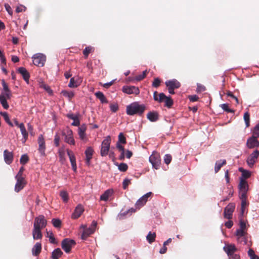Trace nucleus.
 Listing matches in <instances>:
<instances>
[{"mask_svg":"<svg viewBox=\"0 0 259 259\" xmlns=\"http://www.w3.org/2000/svg\"><path fill=\"white\" fill-rule=\"evenodd\" d=\"M145 110V106L143 104H140L137 102H135L126 107V113L129 115L135 114L141 115Z\"/></svg>","mask_w":259,"mask_h":259,"instance_id":"obj_1","label":"nucleus"},{"mask_svg":"<svg viewBox=\"0 0 259 259\" xmlns=\"http://www.w3.org/2000/svg\"><path fill=\"white\" fill-rule=\"evenodd\" d=\"M97 225V223L96 221H93L92 223L91 227L89 228H86L85 226L82 225L81 226V228L83 229V232L82 233L81 238L83 240H85L90 235L94 233L96 230V228Z\"/></svg>","mask_w":259,"mask_h":259,"instance_id":"obj_2","label":"nucleus"},{"mask_svg":"<svg viewBox=\"0 0 259 259\" xmlns=\"http://www.w3.org/2000/svg\"><path fill=\"white\" fill-rule=\"evenodd\" d=\"M111 140L110 136H108L102 141L100 150L102 156H106L108 155L110 149Z\"/></svg>","mask_w":259,"mask_h":259,"instance_id":"obj_3","label":"nucleus"},{"mask_svg":"<svg viewBox=\"0 0 259 259\" xmlns=\"http://www.w3.org/2000/svg\"><path fill=\"white\" fill-rule=\"evenodd\" d=\"M150 162L152 164L153 168L157 169L159 168L161 164L160 155L156 152H153L149 158Z\"/></svg>","mask_w":259,"mask_h":259,"instance_id":"obj_4","label":"nucleus"},{"mask_svg":"<svg viewBox=\"0 0 259 259\" xmlns=\"http://www.w3.org/2000/svg\"><path fill=\"white\" fill-rule=\"evenodd\" d=\"M32 59L33 64L38 67H42L46 62V57L41 53H37L34 54Z\"/></svg>","mask_w":259,"mask_h":259,"instance_id":"obj_5","label":"nucleus"},{"mask_svg":"<svg viewBox=\"0 0 259 259\" xmlns=\"http://www.w3.org/2000/svg\"><path fill=\"white\" fill-rule=\"evenodd\" d=\"M62 135L64 136V141L66 143L72 145L75 144V140L71 130L67 127L62 132Z\"/></svg>","mask_w":259,"mask_h":259,"instance_id":"obj_6","label":"nucleus"},{"mask_svg":"<svg viewBox=\"0 0 259 259\" xmlns=\"http://www.w3.org/2000/svg\"><path fill=\"white\" fill-rule=\"evenodd\" d=\"M235 235L237 237V240L239 243L244 242V244L249 245L247 243V233L246 231L241 229H237Z\"/></svg>","mask_w":259,"mask_h":259,"instance_id":"obj_7","label":"nucleus"},{"mask_svg":"<svg viewBox=\"0 0 259 259\" xmlns=\"http://www.w3.org/2000/svg\"><path fill=\"white\" fill-rule=\"evenodd\" d=\"M259 156V151L257 149L254 150L247 158L246 162L250 167H252L256 162Z\"/></svg>","mask_w":259,"mask_h":259,"instance_id":"obj_8","label":"nucleus"},{"mask_svg":"<svg viewBox=\"0 0 259 259\" xmlns=\"http://www.w3.org/2000/svg\"><path fill=\"white\" fill-rule=\"evenodd\" d=\"M75 244V242L72 239H69L68 238L64 239L61 243V246L62 249L66 253H69L71 248Z\"/></svg>","mask_w":259,"mask_h":259,"instance_id":"obj_9","label":"nucleus"},{"mask_svg":"<svg viewBox=\"0 0 259 259\" xmlns=\"http://www.w3.org/2000/svg\"><path fill=\"white\" fill-rule=\"evenodd\" d=\"M47 223V222L45 217L42 215H40L35 218L33 228L42 229L46 226Z\"/></svg>","mask_w":259,"mask_h":259,"instance_id":"obj_10","label":"nucleus"},{"mask_svg":"<svg viewBox=\"0 0 259 259\" xmlns=\"http://www.w3.org/2000/svg\"><path fill=\"white\" fill-rule=\"evenodd\" d=\"M152 192H149L140 197L136 202L135 206L137 208L140 209L141 207L143 206L148 199L151 197Z\"/></svg>","mask_w":259,"mask_h":259,"instance_id":"obj_11","label":"nucleus"},{"mask_svg":"<svg viewBox=\"0 0 259 259\" xmlns=\"http://www.w3.org/2000/svg\"><path fill=\"white\" fill-rule=\"evenodd\" d=\"M257 137L251 136L248 138L246 141V147L248 149H253L259 147V141L257 140Z\"/></svg>","mask_w":259,"mask_h":259,"instance_id":"obj_12","label":"nucleus"},{"mask_svg":"<svg viewBox=\"0 0 259 259\" xmlns=\"http://www.w3.org/2000/svg\"><path fill=\"white\" fill-rule=\"evenodd\" d=\"M16 183L15 185L14 190L16 192H19L22 190L26 184V181L24 178H15Z\"/></svg>","mask_w":259,"mask_h":259,"instance_id":"obj_13","label":"nucleus"},{"mask_svg":"<svg viewBox=\"0 0 259 259\" xmlns=\"http://www.w3.org/2000/svg\"><path fill=\"white\" fill-rule=\"evenodd\" d=\"M3 89L0 94V97L10 99L12 96L11 91L9 90L8 85L4 80L2 81Z\"/></svg>","mask_w":259,"mask_h":259,"instance_id":"obj_14","label":"nucleus"},{"mask_svg":"<svg viewBox=\"0 0 259 259\" xmlns=\"http://www.w3.org/2000/svg\"><path fill=\"white\" fill-rule=\"evenodd\" d=\"M38 151L42 156L46 155V144L44 138L42 135L39 136L38 138Z\"/></svg>","mask_w":259,"mask_h":259,"instance_id":"obj_15","label":"nucleus"},{"mask_svg":"<svg viewBox=\"0 0 259 259\" xmlns=\"http://www.w3.org/2000/svg\"><path fill=\"white\" fill-rule=\"evenodd\" d=\"M122 92L125 94H135L137 95L140 93V90L138 87L135 86H123L122 87Z\"/></svg>","mask_w":259,"mask_h":259,"instance_id":"obj_16","label":"nucleus"},{"mask_svg":"<svg viewBox=\"0 0 259 259\" xmlns=\"http://www.w3.org/2000/svg\"><path fill=\"white\" fill-rule=\"evenodd\" d=\"M235 209V204L230 203L228 204L225 208L224 216L227 219H231L232 217L233 212Z\"/></svg>","mask_w":259,"mask_h":259,"instance_id":"obj_17","label":"nucleus"},{"mask_svg":"<svg viewBox=\"0 0 259 259\" xmlns=\"http://www.w3.org/2000/svg\"><path fill=\"white\" fill-rule=\"evenodd\" d=\"M239 196L246 195L248 190V185L246 181L240 180L239 184Z\"/></svg>","mask_w":259,"mask_h":259,"instance_id":"obj_18","label":"nucleus"},{"mask_svg":"<svg viewBox=\"0 0 259 259\" xmlns=\"http://www.w3.org/2000/svg\"><path fill=\"white\" fill-rule=\"evenodd\" d=\"M164 102L165 106L168 108L170 107L173 104V101L170 97L166 96L163 93H160L159 94V102Z\"/></svg>","mask_w":259,"mask_h":259,"instance_id":"obj_19","label":"nucleus"},{"mask_svg":"<svg viewBox=\"0 0 259 259\" xmlns=\"http://www.w3.org/2000/svg\"><path fill=\"white\" fill-rule=\"evenodd\" d=\"M84 211V208L81 204H78L75 207L74 212L71 215V218L76 219L78 218Z\"/></svg>","mask_w":259,"mask_h":259,"instance_id":"obj_20","label":"nucleus"},{"mask_svg":"<svg viewBox=\"0 0 259 259\" xmlns=\"http://www.w3.org/2000/svg\"><path fill=\"white\" fill-rule=\"evenodd\" d=\"M224 250L227 253L230 258H232L233 255H235L234 252L236 250V248L234 245L229 244L224 247Z\"/></svg>","mask_w":259,"mask_h":259,"instance_id":"obj_21","label":"nucleus"},{"mask_svg":"<svg viewBox=\"0 0 259 259\" xmlns=\"http://www.w3.org/2000/svg\"><path fill=\"white\" fill-rule=\"evenodd\" d=\"M86 126L84 125H81L78 128V134L80 140L83 141L84 142H86L88 141V138L85 133Z\"/></svg>","mask_w":259,"mask_h":259,"instance_id":"obj_22","label":"nucleus"},{"mask_svg":"<svg viewBox=\"0 0 259 259\" xmlns=\"http://www.w3.org/2000/svg\"><path fill=\"white\" fill-rule=\"evenodd\" d=\"M67 155L69 156L72 169L74 171H76L77 169V166L76 163L75 157L74 154L72 153V152L69 150H67Z\"/></svg>","mask_w":259,"mask_h":259,"instance_id":"obj_23","label":"nucleus"},{"mask_svg":"<svg viewBox=\"0 0 259 259\" xmlns=\"http://www.w3.org/2000/svg\"><path fill=\"white\" fill-rule=\"evenodd\" d=\"M81 81L78 76L72 77L70 78L68 87L71 88H76L80 85Z\"/></svg>","mask_w":259,"mask_h":259,"instance_id":"obj_24","label":"nucleus"},{"mask_svg":"<svg viewBox=\"0 0 259 259\" xmlns=\"http://www.w3.org/2000/svg\"><path fill=\"white\" fill-rule=\"evenodd\" d=\"M165 85L168 88L176 89L180 87V83L177 80L173 79L165 81Z\"/></svg>","mask_w":259,"mask_h":259,"instance_id":"obj_25","label":"nucleus"},{"mask_svg":"<svg viewBox=\"0 0 259 259\" xmlns=\"http://www.w3.org/2000/svg\"><path fill=\"white\" fill-rule=\"evenodd\" d=\"M4 160L8 164H11L13 160V154L12 152H9L7 150H5L4 152Z\"/></svg>","mask_w":259,"mask_h":259,"instance_id":"obj_26","label":"nucleus"},{"mask_svg":"<svg viewBox=\"0 0 259 259\" xmlns=\"http://www.w3.org/2000/svg\"><path fill=\"white\" fill-rule=\"evenodd\" d=\"M19 128L21 131V134L23 136L22 141L23 143H25L28 137V134L27 132L25 125L23 123H21L19 125Z\"/></svg>","mask_w":259,"mask_h":259,"instance_id":"obj_27","label":"nucleus"},{"mask_svg":"<svg viewBox=\"0 0 259 259\" xmlns=\"http://www.w3.org/2000/svg\"><path fill=\"white\" fill-rule=\"evenodd\" d=\"M94 150L91 147H89L87 148L85 151V161L87 164L88 165L90 163V160L92 158V156L93 154Z\"/></svg>","mask_w":259,"mask_h":259,"instance_id":"obj_28","label":"nucleus"},{"mask_svg":"<svg viewBox=\"0 0 259 259\" xmlns=\"http://www.w3.org/2000/svg\"><path fill=\"white\" fill-rule=\"evenodd\" d=\"M18 71L22 75L24 80L28 83L30 76L27 70L25 68L22 67L18 68Z\"/></svg>","mask_w":259,"mask_h":259,"instance_id":"obj_29","label":"nucleus"},{"mask_svg":"<svg viewBox=\"0 0 259 259\" xmlns=\"http://www.w3.org/2000/svg\"><path fill=\"white\" fill-rule=\"evenodd\" d=\"M113 194V190L109 189L105 191V192L101 195L100 200L106 201Z\"/></svg>","mask_w":259,"mask_h":259,"instance_id":"obj_30","label":"nucleus"},{"mask_svg":"<svg viewBox=\"0 0 259 259\" xmlns=\"http://www.w3.org/2000/svg\"><path fill=\"white\" fill-rule=\"evenodd\" d=\"M41 229L33 228L32 230L33 238L34 240L40 239L42 237L41 232Z\"/></svg>","mask_w":259,"mask_h":259,"instance_id":"obj_31","label":"nucleus"},{"mask_svg":"<svg viewBox=\"0 0 259 259\" xmlns=\"http://www.w3.org/2000/svg\"><path fill=\"white\" fill-rule=\"evenodd\" d=\"M239 171L241 172V177L240 180L246 181V179L249 178L251 176V172L249 170H245L242 167L239 168Z\"/></svg>","mask_w":259,"mask_h":259,"instance_id":"obj_32","label":"nucleus"},{"mask_svg":"<svg viewBox=\"0 0 259 259\" xmlns=\"http://www.w3.org/2000/svg\"><path fill=\"white\" fill-rule=\"evenodd\" d=\"M41 250V244L39 242H37L34 245L33 248H32V253L34 256L38 255Z\"/></svg>","mask_w":259,"mask_h":259,"instance_id":"obj_33","label":"nucleus"},{"mask_svg":"<svg viewBox=\"0 0 259 259\" xmlns=\"http://www.w3.org/2000/svg\"><path fill=\"white\" fill-rule=\"evenodd\" d=\"M239 198L241 200V214L242 215L244 212L245 207L247 204V195H240Z\"/></svg>","mask_w":259,"mask_h":259,"instance_id":"obj_34","label":"nucleus"},{"mask_svg":"<svg viewBox=\"0 0 259 259\" xmlns=\"http://www.w3.org/2000/svg\"><path fill=\"white\" fill-rule=\"evenodd\" d=\"M147 117L150 121L155 122L157 120L158 115L156 112H150L147 114Z\"/></svg>","mask_w":259,"mask_h":259,"instance_id":"obj_35","label":"nucleus"},{"mask_svg":"<svg viewBox=\"0 0 259 259\" xmlns=\"http://www.w3.org/2000/svg\"><path fill=\"white\" fill-rule=\"evenodd\" d=\"M226 164V161L225 159L220 160L215 162L214 166V171L215 173L218 172L221 169L223 165Z\"/></svg>","mask_w":259,"mask_h":259,"instance_id":"obj_36","label":"nucleus"},{"mask_svg":"<svg viewBox=\"0 0 259 259\" xmlns=\"http://www.w3.org/2000/svg\"><path fill=\"white\" fill-rule=\"evenodd\" d=\"M62 253L63 252L60 248L55 249L52 253V258L53 259H58L61 256Z\"/></svg>","mask_w":259,"mask_h":259,"instance_id":"obj_37","label":"nucleus"},{"mask_svg":"<svg viewBox=\"0 0 259 259\" xmlns=\"http://www.w3.org/2000/svg\"><path fill=\"white\" fill-rule=\"evenodd\" d=\"M147 72V71L146 70L144 71L142 74H141L139 75H137L134 78L131 79V78H129L128 80H129V81H134L135 80L137 81H140V80H142L146 76Z\"/></svg>","mask_w":259,"mask_h":259,"instance_id":"obj_38","label":"nucleus"},{"mask_svg":"<svg viewBox=\"0 0 259 259\" xmlns=\"http://www.w3.org/2000/svg\"><path fill=\"white\" fill-rule=\"evenodd\" d=\"M60 161L63 163L65 161V152L64 148H62L58 150Z\"/></svg>","mask_w":259,"mask_h":259,"instance_id":"obj_39","label":"nucleus"},{"mask_svg":"<svg viewBox=\"0 0 259 259\" xmlns=\"http://www.w3.org/2000/svg\"><path fill=\"white\" fill-rule=\"evenodd\" d=\"M0 114L4 117L5 121L10 126H13V123L10 121L8 114L6 112H1Z\"/></svg>","mask_w":259,"mask_h":259,"instance_id":"obj_40","label":"nucleus"},{"mask_svg":"<svg viewBox=\"0 0 259 259\" xmlns=\"http://www.w3.org/2000/svg\"><path fill=\"white\" fill-rule=\"evenodd\" d=\"M95 95L97 98H98L102 103H107L104 95L101 92H98L95 93Z\"/></svg>","mask_w":259,"mask_h":259,"instance_id":"obj_41","label":"nucleus"},{"mask_svg":"<svg viewBox=\"0 0 259 259\" xmlns=\"http://www.w3.org/2000/svg\"><path fill=\"white\" fill-rule=\"evenodd\" d=\"M115 164L118 166V168L120 171L124 172L128 168V165L125 163H121L120 164L116 163Z\"/></svg>","mask_w":259,"mask_h":259,"instance_id":"obj_42","label":"nucleus"},{"mask_svg":"<svg viewBox=\"0 0 259 259\" xmlns=\"http://www.w3.org/2000/svg\"><path fill=\"white\" fill-rule=\"evenodd\" d=\"M61 94L65 97L67 98L68 99L70 100L72 99L74 96V93L72 91H67L66 90H63L61 92Z\"/></svg>","mask_w":259,"mask_h":259,"instance_id":"obj_43","label":"nucleus"},{"mask_svg":"<svg viewBox=\"0 0 259 259\" xmlns=\"http://www.w3.org/2000/svg\"><path fill=\"white\" fill-rule=\"evenodd\" d=\"M155 237L156 234L155 233H152L151 232H149L146 237V239L150 243H151L155 241Z\"/></svg>","mask_w":259,"mask_h":259,"instance_id":"obj_44","label":"nucleus"},{"mask_svg":"<svg viewBox=\"0 0 259 259\" xmlns=\"http://www.w3.org/2000/svg\"><path fill=\"white\" fill-rule=\"evenodd\" d=\"M220 107L224 111H225L228 113H234L235 112L234 110L231 109L229 108V105L228 104H222L220 105Z\"/></svg>","mask_w":259,"mask_h":259,"instance_id":"obj_45","label":"nucleus"},{"mask_svg":"<svg viewBox=\"0 0 259 259\" xmlns=\"http://www.w3.org/2000/svg\"><path fill=\"white\" fill-rule=\"evenodd\" d=\"M243 118L245 123L246 127H248L250 125V115L248 112H246L244 113Z\"/></svg>","mask_w":259,"mask_h":259,"instance_id":"obj_46","label":"nucleus"},{"mask_svg":"<svg viewBox=\"0 0 259 259\" xmlns=\"http://www.w3.org/2000/svg\"><path fill=\"white\" fill-rule=\"evenodd\" d=\"M9 99L8 98H2V97H0V103L4 107V109H7L9 106L7 101V100Z\"/></svg>","mask_w":259,"mask_h":259,"instance_id":"obj_47","label":"nucleus"},{"mask_svg":"<svg viewBox=\"0 0 259 259\" xmlns=\"http://www.w3.org/2000/svg\"><path fill=\"white\" fill-rule=\"evenodd\" d=\"M47 237L49 239V241L52 243H56L55 238L54 236V234L52 231H48L47 232Z\"/></svg>","mask_w":259,"mask_h":259,"instance_id":"obj_48","label":"nucleus"},{"mask_svg":"<svg viewBox=\"0 0 259 259\" xmlns=\"http://www.w3.org/2000/svg\"><path fill=\"white\" fill-rule=\"evenodd\" d=\"M53 225L56 228H60L61 225V221L59 219H53L52 220Z\"/></svg>","mask_w":259,"mask_h":259,"instance_id":"obj_49","label":"nucleus"},{"mask_svg":"<svg viewBox=\"0 0 259 259\" xmlns=\"http://www.w3.org/2000/svg\"><path fill=\"white\" fill-rule=\"evenodd\" d=\"M252 136L256 137H259V123H257L253 128L252 131Z\"/></svg>","mask_w":259,"mask_h":259,"instance_id":"obj_50","label":"nucleus"},{"mask_svg":"<svg viewBox=\"0 0 259 259\" xmlns=\"http://www.w3.org/2000/svg\"><path fill=\"white\" fill-rule=\"evenodd\" d=\"M60 196L64 202H67L68 200V194L67 192L62 191L60 192Z\"/></svg>","mask_w":259,"mask_h":259,"instance_id":"obj_51","label":"nucleus"},{"mask_svg":"<svg viewBox=\"0 0 259 259\" xmlns=\"http://www.w3.org/2000/svg\"><path fill=\"white\" fill-rule=\"evenodd\" d=\"M248 254L250 257V259H259L258 256H257L254 251L252 249H249L248 251Z\"/></svg>","mask_w":259,"mask_h":259,"instance_id":"obj_52","label":"nucleus"},{"mask_svg":"<svg viewBox=\"0 0 259 259\" xmlns=\"http://www.w3.org/2000/svg\"><path fill=\"white\" fill-rule=\"evenodd\" d=\"M239 229L246 231L247 229L246 223L242 219H240L239 221Z\"/></svg>","mask_w":259,"mask_h":259,"instance_id":"obj_53","label":"nucleus"},{"mask_svg":"<svg viewBox=\"0 0 259 259\" xmlns=\"http://www.w3.org/2000/svg\"><path fill=\"white\" fill-rule=\"evenodd\" d=\"M118 140L117 142H119V144H125L126 143V139L123 135L122 133H120L118 135Z\"/></svg>","mask_w":259,"mask_h":259,"instance_id":"obj_54","label":"nucleus"},{"mask_svg":"<svg viewBox=\"0 0 259 259\" xmlns=\"http://www.w3.org/2000/svg\"><path fill=\"white\" fill-rule=\"evenodd\" d=\"M20 162L22 164H25L28 161V157L27 155H22L20 158Z\"/></svg>","mask_w":259,"mask_h":259,"instance_id":"obj_55","label":"nucleus"},{"mask_svg":"<svg viewBox=\"0 0 259 259\" xmlns=\"http://www.w3.org/2000/svg\"><path fill=\"white\" fill-rule=\"evenodd\" d=\"M171 161V156L169 154H165L164 157V161L165 164H168Z\"/></svg>","mask_w":259,"mask_h":259,"instance_id":"obj_56","label":"nucleus"},{"mask_svg":"<svg viewBox=\"0 0 259 259\" xmlns=\"http://www.w3.org/2000/svg\"><path fill=\"white\" fill-rule=\"evenodd\" d=\"M92 48L91 47H86L83 51V54L84 56L87 58L88 57L89 54L92 51Z\"/></svg>","mask_w":259,"mask_h":259,"instance_id":"obj_57","label":"nucleus"},{"mask_svg":"<svg viewBox=\"0 0 259 259\" xmlns=\"http://www.w3.org/2000/svg\"><path fill=\"white\" fill-rule=\"evenodd\" d=\"M110 108L111 111L115 112L118 109V104L117 103L111 104L110 106Z\"/></svg>","mask_w":259,"mask_h":259,"instance_id":"obj_58","label":"nucleus"},{"mask_svg":"<svg viewBox=\"0 0 259 259\" xmlns=\"http://www.w3.org/2000/svg\"><path fill=\"white\" fill-rule=\"evenodd\" d=\"M26 9V8L24 6L20 5L17 7L16 11L17 13H20L25 11Z\"/></svg>","mask_w":259,"mask_h":259,"instance_id":"obj_59","label":"nucleus"},{"mask_svg":"<svg viewBox=\"0 0 259 259\" xmlns=\"http://www.w3.org/2000/svg\"><path fill=\"white\" fill-rule=\"evenodd\" d=\"M5 8L6 9V10L7 11L8 14L10 15L11 16L13 14V11L11 7V6L8 4H5Z\"/></svg>","mask_w":259,"mask_h":259,"instance_id":"obj_60","label":"nucleus"},{"mask_svg":"<svg viewBox=\"0 0 259 259\" xmlns=\"http://www.w3.org/2000/svg\"><path fill=\"white\" fill-rule=\"evenodd\" d=\"M160 83V80L158 78H156L154 79L152 83V86L155 88H157L159 86Z\"/></svg>","mask_w":259,"mask_h":259,"instance_id":"obj_61","label":"nucleus"},{"mask_svg":"<svg viewBox=\"0 0 259 259\" xmlns=\"http://www.w3.org/2000/svg\"><path fill=\"white\" fill-rule=\"evenodd\" d=\"M24 168L23 166L20 167L18 174L16 175L15 178H24L23 177V173L24 171Z\"/></svg>","mask_w":259,"mask_h":259,"instance_id":"obj_62","label":"nucleus"},{"mask_svg":"<svg viewBox=\"0 0 259 259\" xmlns=\"http://www.w3.org/2000/svg\"><path fill=\"white\" fill-rule=\"evenodd\" d=\"M42 88H44L46 91H47L49 94H52L53 92L52 90L50 89L49 86L47 85V84H43L41 86Z\"/></svg>","mask_w":259,"mask_h":259,"instance_id":"obj_63","label":"nucleus"},{"mask_svg":"<svg viewBox=\"0 0 259 259\" xmlns=\"http://www.w3.org/2000/svg\"><path fill=\"white\" fill-rule=\"evenodd\" d=\"M60 137L58 134H56L54 138V143L56 146L58 147L59 145Z\"/></svg>","mask_w":259,"mask_h":259,"instance_id":"obj_64","label":"nucleus"}]
</instances>
